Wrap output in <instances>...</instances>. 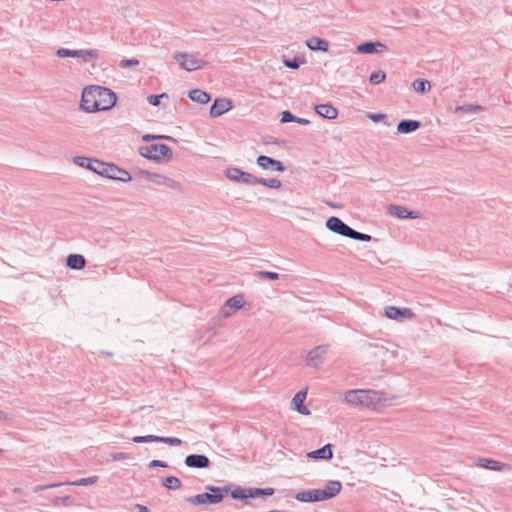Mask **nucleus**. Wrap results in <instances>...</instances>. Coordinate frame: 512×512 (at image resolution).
Here are the masks:
<instances>
[{"mask_svg": "<svg viewBox=\"0 0 512 512\" xmlns=\"http://www.w3.org/2000/svg\"><path fill=\"white\" fill-rule=\"evenodd\" d=\"M302 63H304V60L299 57H294L292 59H283V64L290 69H298Z\"/></svg>", "mask_w": 512, "mask_h": 512, "instance_id": "37", "label": "nucleus"}, {"mask_svg": "<svg viewBox=\"0 0 512 512\" xmlns=\"http://www.w3.org/2000/svg\"><path fill=\"white\" fill-rule=\"evenodd\" d=\"M162 98H168L167 93H162L159 95H149L147 97V101L152 106H159Z\"/></svg>", "mask_w": 512, "mask_h": 512, "instance_id": "41", "label": "nucleus"}, {"mask_svg": "<svg viewBox=\"0 0 512 512\" xmlns=\"http://www.w3.org/2000/svg\"><path fill=\"white\" fill-rule=\"evenodd\" d=\"M75 54H76L75 50H70L67 48H59L56 51V55L58 57H74Z\"/></svg>", "mask_w": 512, "mask_h": 512, "instance_id": "44", "label": "nucleus"}, {"mask_svg": "<svg viewBox=\"0 0 512 512\" xmlns=\"http://www.w3.org/2000/svg\"><path fill=\"white\" fill-rule=\"evenodd\" d=\"M162 138L171 139V137H169V136L146 134V135H144L142 137V140L145 141V142H150V141H152L154 139H162Z\"/></svg>", "mask_w": 512, "mask_h": 512, "instance_id": "46", "label": "nucleus"}, {"mask_svg": "<svg viewBox=\"0 0 512 512\" xmlns=\"http://www.w3.org/2000/svg\"><path fill=\"white\" fill-rule=\"evenodd\" d=\"M385 316L392 320L402 321L404 319H411L414 313L409 308H399L395 306H387L384 309Z\"/></svg>", "mask_w": 512, "mask_h": 512, "instance_id": "10", "label": "nucleus"}, {"mask_svg": "<svg viewBox=\"0 0 512 512\" xmlns=\"http://www.w3.org/2000/svg\"><path fill=\"white\" fill-rule=\"evenodd\" d=\"M388 213L399 219H417L421 217V214L418 211L408 210L406 207L393 204L388 206Z\"/></svg>", "mask_w": 512, "mask_h": 512, "instance_id": "13", "label": "nucleus"}, {"mask_svg": "<svg viewBox=\"0 0 512 512\" xmlns=\"http://www.w3.org/2000/svg\"><path fill=\"white\" fill-rule=\"evenodd\" d=\"M217 495H211L209 492L197 494L194 496H189L186 498V501L193 505H204V504H217L216 500H218Z\"/></svg>", "mask_w": 512, "mask_h": 512, "instance_id": "22", "label": "nucleus"}, {"mask_svg": "<svg viewBox=\"0 0 512 512\" xmlns=\"http://www.w3.org/2000/svg\"><path fill=\"white\" fill-rule=\"evenodd\" d=\"M189 98L200 104H207L211 100V95L201 89H193L188 94Z\"/></svg>", "mask_w": 512, "mask_h": 512, "instance_id": "28", "label": "nucleus"}, {"mask_svg": "<svg viewBox=\"0 0 512 512\" xmlns=\"http://www.w3.org/2000/svg\"><path fill=\"white\" fill-rule=\"evenodd\" d=\"M6 418H7V413L2 411V410H0V420H4Z\"/></svg>", "mask_w": 512, "mask_h": 512, "instance_id": "53", "label": "nucleus"}, {"mask_svg": "<svg viewBox=\"0 0 512 512\" xmlns=\"http://www.w3.org/2000/svg\"><path fill=\"white\" fill-rule=\"evenodd\" d=\"M157 467L167 468L168 464L166 462H164V461H161V460H152L149 463V468H157Z\"/></svg>", "mask_w": 512, "mask_h": 512, "instance_id": "48", "label": "nucleus"}, {"mask_svg": "<svg viewBox=\"0 0 512 512\" xmlns=\"http://www.w3.org/2000/svg\"><path fill=\"white\" fill-rule=\"evenodd\" d=\"M326 204H327V205H329L330 207H333V208H338V207H340V205H336V204H334V203H332V202H330V201H327V202H326Z\"/></svg>", "mask_w": 512, "mask_h": 512, "instance_id": "55", "label": "nucleus"}, {"mask_svg": "<svg viewBox=\"0 0 512 512\" xmlns=\"http://www.w3.org/2000/svg\"><path fill=\"white\" fill-rule=\"evenodd\" d=\"M142 174L146 176V178L157 184V185H165V186H168L170 188H174L175 185H176V182L168 177H165L163 175H160V174H157V173H153V172H149V171H142Z\"/></svg>", "mask_w": 512, "mask_h": 512, "instance_id": "23", "label": "nucleus"}, {"mask_svg": "<svg viewBox=\"0 0 512 512\" xmlns=\"http://www.w3.org/2000/svg\"><path fill=\"white\" fill-rule=\"evenodd\" d=\"M326 227H327V229H329L330 231H332L338 235H341V236H344V237H347V238H350L353 240L362 241V242H369L372 240V237L369 234L361 233V232L354 230L353 228H351L349 225H347L345 222H343L340 218H338L336 216H331L330 218L327 219Z\"/></svg>", "mask_w": 512, "mask_h": 512, "instance_id": "3", "label": "nucleus"}, {"mask_svg": "<svg viewBox=\"0 0 512 512\" xmlns=\"http://www.w3.org/2000/svg\"><path fill=\"white\" fill-rule=\"evenodd\" d=\"M135 508L138 510V512H150L149 508L142 504H136Z\"/></svg>", "mask_w": 512, "mask_h": 512, "instance_id": "51", "label": "nucleus"}, {"mask_svg": "<svg viewBox=\"0 0 512 512\" xmlns=\"http://www.w3.org/2000/svg\"><path fill=\"white\" fill-rule=\"evenodd\" d=\"M342 489V483L338 480H329L325 488L309 489L300 491L295 495V499L300 502H320L330 500L336 497Z\"/></svg>", "mask_w": 512, "mask_h": 512, "instance_id": "2", "label": "nucleus"}, {"mask_svg": "<svg viewBox=\"0 0 512 512\" xmlns=\"http://www.w3.org/2000/svg\"><path fill=\"white\" fill-rule=\"evenodd\" d=\"M55 503L57 504H63V505H70L72 503V499L70 496H64V497H55L54 498Z\"/></svg>", "mask_w": 512, "mask_h": 512, "instance_id": "45", "label": "nucleus"}, {"mask_svg": "<svg viewBox=\"0 0 512 512\" xmlns=\"http://www.w3.org/2000/svg\"><path fill=\"white\" fill-rule=\"evenodd\" d=\"M306 45L312 51L327 52L329 49V42L316 36L307 39Z\"/></svg>", "mask_w": 512, "mask_h": 512, "instance_id": "25", "label": "nucleus"}, {"mask_svg": "<svg viewBox=\"0 0 512 512\" xmlns=\"http://www.w3.org/2000/svg\"><path fill=\"white\" fill-rule=\"evenodd\" d=\"M233 485H225V486H213V485H207L205 489L211 494V495H217L218 500H216V503H220L223 501L224 497L228 494L231 495L233 498V491H234Z\"/></svg>", "mask_w": 512, "mask_h": 512, "instance_id": "20", "label": "nucleus"}, {"mask_svg": "<svg viewBox=\"0 0 512 512\" xmlns=\"http://www.w3.org/2000/svg\"><path fill=\"white\" fill-rule=\"evenodd\" d=\"M74 163L81 167H85V168L97 173L98 175L101 174V170L103 169V166H104V162L97 160V159H91L88 157H84V156L74 157Z\"/></svg>", "mask_w": 512, "mask_h": 512, "instance_id": "14", "label": "nucleus"}, {"mask_svg": "<svg viewBox=\"0 0 512 512\" xmlns=\"http://www.w3.org/2000/svg\"><path fill=\"white\" fill-rule=\"evenodd\" d=\"M296 116L291 111L285 110L281 113V123L295 122Z\"/></svg>", "mask_w": 512, "mask_h": 512, "instance_id": "42", "label": "nucleus"}, {"mask_svg": "<svg viewBox=\"0 0 512 512\" xmlns=\"http://www.w3.org/2000/svg\"><path fill=\"white\" fill-rule=\"evenodd\" d=\"M233 107L230 99L216 98L210 107V116L213 118L223 115Z\"/></svg>", "mask_w": 512, "mask_h": 512, "instance_id": "12", "label": "nucleus"}, {"mask_svg": "<svg viewBox=\"0 0 512 512\" xmlns=\"http://www.w3.org/2000/svg\"><path fill=\"white\" fill-rule=\"evenodd\" d=\"M134 443H148V442H160L169 444L172 446H178L182 441L177 437L157 436V435H146V436H134L132 438Z\"/></svg>", "mask_w": 512, "mask_h": 512, "instance_id": "9", "label": "nucleus"}, {"mask_svg": "<svg viewBox=\"0 0 512 512\" xmlns=\"http://www.w3.org/2000/svg\"><path fill=\"white\" fill-rule=\"evenodd\" d=\"M256 163L262 169H272L278 172H284L285 166L281 161L271 158L266 155H260L257 157Z\"/></svg>", "mask_w": 512, "mask_h": 512, "instance_id": "17", "label": "nucleus"}, {"mask_svg": "<svg viewBox=\"0 0 512 512\" xmlns=\"http://www.w3.org/2000/svg\"><path fill=\"white\" fill-rule=\"evenodd\" d=\"M295 122L298 123V124H301V125H308V124H310V121L308 119L300 118V117H297V116H296Z\"/></svg>", "mask_w": 512, "mask_h": 512, "instance_id": "52", "label": "nucleus"}, {"mask_svg": "<svg viewBox=\"0 0 512 512\" xmlns=\"http://www.w3.org/2000/svg\"><path fill=\"white\" fill-rule=\"evenodd\" d=\"M173 58L181 65L186 71H194L206 66L208 63L196 58L192 54L177 52L173 55Z\"/></svg>", "mask_w": 512, "mask_h": 512, "instance_id": "6", "label": "nucleus"}, {"mask_svg": "<svg viewBox=\"0 0 512 512\" xmlns=\"http://www.w3.org/2000/svg\"><path fill=\"white\" fill-rule=\"evenodd\" d=\"M328 346L320 345L308 352L306 363L311 367H318L324 359V355L327 353Z\"/></svg>", "mask_w": 512, "mask_h": 512, "instance_id": "11", "label": "nucleus"}, {"mask_svg": "<svg viewBox=\"0 0 512 512\" xmlns=\"http://www.w3.org/2000/svg\"><path fill=\"white\" fill-rule=\"evenodd\" d=\"M97 480H98V476L94 475V476H90L87 478L78 479L76 481L71 482L70 484L74 485V486H87V485L96 483Z\"/></svg>", "mask_w": 512, "mask_h": 512, "instance_id": "39", "label": "nucleus"}, {"mask_svg": "<svg viewBox=\"0 0 512 512\" xmlns=\"http://www.w3.org/2000/svg\"><path fill=\"white\" fill-rule=\"evenodd\" d=\"M412 87L418 93H425L430 89L431 85L428 80L417 78L413 81Z\"/></svg>", "mask_w": 512, "mask_h": 512, "instance_id": "31", "label": "nucleus"}, {"mask_svg": "<svg viewBox=\"0 0 512 512\" xmlns=\"http://www.w3.org/2000/svg\"><path fill=\"white\" fill-rule=\"evenodd\" d=\"M306 396L307 392L305 390H301L294 395L291 402L292 408L302 415H309L311 413L310 410L304 405Z\"/></svg>", "mask_w": 512, "mask_h": 512, "instance_id": "21", "label": "nucleus"}, {"mask_svg": "<svg viewBox=\"0 0 512 512\" xmlns=\"http://www.w3.org/2000/svg\"><path fill=\"white\" fill-rule=\"evenodd\" d=\"M361 406H375L381 401V394L375 390L360 389Z\"/></svg>", "mask_w": 512, "mask_h": 512, "instance_id": "19", "label": "nucleus"}, {"mask_svg": "<svg viewBox=\"0 0 512 512\" xmlns=\"http://www.w3.org/2000/svg\"><path fill=\"white\" fill-rule=\"evenodd\" d=\"M421 127V122L418 120L404 119L401 120L397 125V133L409 134Z\"/></svg>", "mask_w": 512, "mask_h": 512, "instance_id": "24", "label": "nucleus"}, {"mask_svg": "<svg viewBox=\"0 0 512 512\" xmlns=\"http://www.w3.org/2000/svg\"><path fill=\"white\" fill-rule=\"evenodd\" d=\"M333 445L328 443L323 447L310 451L307 453V457L312 460H331L333 458Z\"/></svg>", "mask_w": 512, "mask_h": 512, "instance_id": "18", "label": "nucleus"}, {"mask_svg": "<svg viewBox=\"0 0 512 512\" xmlns=\"http://www.w3.org/2000/svg\"><path fill=\"white\" fill-rule=\"evenodd\" d=\"M100 176L107 177L112 180H118L121 182H128L131 180V175L128 171L110 163H105L101 170Z\"/></svg>", "mask_w": 512, "mask_h": 512, "instance_id": "7", "label": "nucleus"}, {"mask_svg": "<svg viewBox=\"0 0 512 512\" xmlns=\"http://www.w3.org/2000/svg\"><path fill=\"white\" fill-rule=\"evenodd\" d=\"M131 455L129 453L124 452H112L107 456V461H123L130 459Z\"/></svg>", "mask_w": 512, "mask_h": 512, "instance_id": "38", "label": "nucleus"}, {"mask_svg": "<svg viewBox=\"0 0 512 512\" xmlns=\"http://www.w3.org/2000/svg\"><path fill=\"white\" fill-rule=\"evenodd\" d=\"M117 100L116 94L109 88L88 86L84 88L80 108L86 112L106 111L111 109Z\"/></svg>", "mask_w": 512, "mask_h": 512, "instance_id": "1", "label": "nucleus"}, {"mask_svg": "<svg viewBox=\"0 0 512 512\" xmlns=\"http://www.w3.org/2000/svg\"><path fill=\"white\" fill-rule=\"evenodd\" d=\"M275 490L273 488H242L235 486L233 491V499L242 500L247 503L248 499H255L263 496H272Z\"/></svg>", "mask_w": 512, "mask_h": 512, "instance_id": "4", "label": "nucleus"}, {"mask_svg": "<svg viewBox=\"0 0 512 512\" xmlns=\"http://www.w3.org/2000/svg\"><path fill=\"white\" fill-rule=\"evenodd\" d=\"M61 484H47V485H37L33 488V492L37 493V492H40V491H43L45 489H48V488H53V487H57V486H60Z\"/></svg>", "mask_w": 512, "mask_h": 512, "instance_id": "49", "label": "nucleus"}, {"mask_svg": "<svg viewBox=\"0 0 512 512\" xmlns=\"http://www.w3.org/2000/svg\"><path fill=\"white\" fill-rule=\"evenodd\" d=\"M345 401L353 405H361L360 389L349 390L345 393Z\"/></svg>", "mask_w": 512, "mask_h": 512, "instance_id": "33", "label": "nucleus"}, {"mask_svg": "<svg viewBox=\"0 0 512 512\" xmlns=\"http://www.w3.org/2000/svg\"><path fill=\"white\" fill-rule=\"evenodd\" d=\"M357 51L362 54L383 53L388 51L387 45L379 41H367L357 46Z\"/></svg>", "mask_w": 512, "mask_h": 512, "instance_id": "15", "label": "nucleus"}, {"mask_svg": "<svg viewBox=\"0 0 512 512\" xmlns=\"http://www.w3.org/2000/svg\"><path fill=\"white\" fill-rule=\"evenodd\" d=\"M255 276L267 280H277L280 277L278 273L270 271H257L255 272Z\"/></svg>", "mask_w": 512, "mask_h": 512, "instance_id": "40", "label": "nucleus"}, {"mask_svg": "<svg viewBox=\"0 0 512 512\" xmlns=\"http://www.w3.org/2000/svg\"><path fill=\"white\" fill-rule=\"evenodd\" d=\"M264 143H265V144H278L279 142H278V140H277V139H274V140H273V139H270L269 141H265Z\"/></svg>", "mask_w": 512, "mask_h": 512, "instance_id": "54", "label": "nucleus"}, {"mask_svg": "<svg viewBox=\"0 0 512 512\" xmlns=\"http://www.w3.org/2000/svg\"><path fill=\"white\" fill-rule=\"evenodd\" d=\"M225 176L234 182L243 183L246 185L256 184V176L251 173L242 171L236 167L227 168L225 171Z\"/></svg>", "mask_w": 512, "mask_h": 512, "instance_id": "8", "label": "nucleus"}, {"mask_svg": "<svg viewBox=\"0 0 512 512\" xmlns=\"http://www.w3.org/2000/svg\"><path fill=\"white\" fill-rule=\"evenodd\" d=\"M474 109H481L480 106H472V105H467V106H461V107H457L456 110H463V111H472Z\"/></svg>", "mask_w": 512, "mask_h": 512, "instance_id": "50", "label": "nucleus"}, {"mask_svg": "<svg viewBox=\"0 0 512 512\" xmlns=\"http://www.w3.org/2000/svg\"><path fill=\"white\" fill-rule=\"evenodd\" d=\"M244 304L242 295H235L226 301V306L234 309H240Z\"/></svg>", "mask_w": 512, "mask_h": 512, "instance_id": "36", "label": "nucleus"}, {"mask_svg": "<svg viewBox=\"0 0 512 512\" xmlns=\"http://www.w3.org/2000/svg\"><path fill=\"white\" fill-rule=\"evenodd\" d=\"M162 485L170 490H176L181 487V481L175 476H167L163 481Z\"/></svg>", "mask_w": 512, "mask_h": 512, "instance_id": "34", "label": "nucleus"}, {"mask_svg": "<svg viewBox=\"0 0 512 512\" xmlns=\"http://www.w3.org/2000/svg\"><path fill=\"white\" fill-rule=\"evenodd\" d=\"M368 117L373 121V122H379L383 119H386L387 118V115L386 114H382V113H369Z\"/></svg>", "mask_w": 512, "mask_h": 512, "instance_id": "47", "label": "nucleus"}, {"mask_svg": "<svg viewBox=\"0 0 512 512\" xmlns=\"http://www.w3.org/2000/svg\"><path fill=\"white\" fill-rule=\"evenodd\" d=\"M386 79V73L382 70H377L371 73L369 77V82L372 85H377L382 83Z\"/></svg>", "mask_w": 512, "mask_h": 512, "instance_id": "35", "label": "nucleus"}, {"mask_svg": "<svg viewBox=\"0 0 512 512\" xmlns=\"http://www.w3.org/2000/svg\"><path fill=\"white\" fill-rule=\"evenodd\" d=\"M137 65H139V60L136 58L122 59L119 62V67H121V68H127V67H132V66H137Z\"/></svg>", "mask_w": 512, "mask_h": 512, "instance_id": "43", "label": "nucleus"}, {"mask_svg": "<svg viewBox=\"0 0 512 512\" xmlns=\"http://www.w3.org/2000/svg\"><path fill=\"white\" fill-rule=\"evenodd\" d=\"M314 109L319 116L329 120L335 119L338 116V110L331 104H319Z\"/></svg>", "mask_w": 512, "mask_h": 512, "instance_id": "26", "label": "nucleus"}, {"mask_svg": "<svg viewBox=\"0 0 512 512\" xmlns=\"http://www.w3.org/2000/svg\"><path fill=\"white\" fill-rule=\"evenodd\" d=\"M476 464L479 467L493 470V471H499L504 467L503 463L496 461V460H492V459H486V458H479L477 460Z\"/></svg>", "mask_w": 512, "mask_h": 512, "instance_id": "29", "label": "nucleus"}, {"mask_svg": "<svg viewBox=\"0 0 512 512\" xmlns=\"http://www.w3.org/2000/svg\"><path fill=\"white\" fill-rule=\"evenodd\" d=\"M74 57L81 58L84 62H90L99 58V53L96 49H81L75 50Z\"/></svg>", "mask_w": 512, "mask_h": 512, "instance_id": "30", "label": "nucleus"}, {"mask_svg": "<svg viewBox=\"0 0 512 512\" xmlns=\"http://www.w3.org/2000/svg\"><path fill=\"white\" fill-rule=\"evenodd\" d=\"M67 267L74 270H81L86 266V259L81 254H70L66 258Z\"/></svg>", "mask_w": 512, "mask_h": 512, "instance_id": "27", "label": "nucleus"}, {"mask_svg": "<svg viewBox=\"0 0 512 512\" xmlns=\"http://www.w3.org/2000/svg\"><path fill=\"white\" fill-rule=\"evenodd\" d=\"M185 465L189 468H208L211 464L209 458L204 454H189L185 458Z\"/></svg>", "mask_w": 512, "mask_h": 512, "instance_id": "16", "label": "nucleus"}, {"mask_svg": "<svg viewBox=\"0 0 512 512\" xmlns=\"http://www.w3.org/2000/svg\"><path fill=\"white\" fill-rule=\"evenodd\" d=\"M256 184H261L272 189H278L282 186L281 181L277 178L265 179L256 177Z\"/></svg>", "mask_w": 512, "mask_h": 512, "instance_id": "32", "label": "nucleus"}, {"mask_svg": "<svg viewBox=\"0 0 512 512\" xmlns=\"http://www.w3.org/2000/svg\"><path fill=\"white\" fill-rule=\"evenodd\" d=\"M140 154L147 158L156 161L161 159H171L173 152L171 148L165 144H151L145 147H140Z\"/></svg>", "mask_w": 512, "mask_h": 512, "instance_id": "5", "label": "nucleus"}]
</instances>
